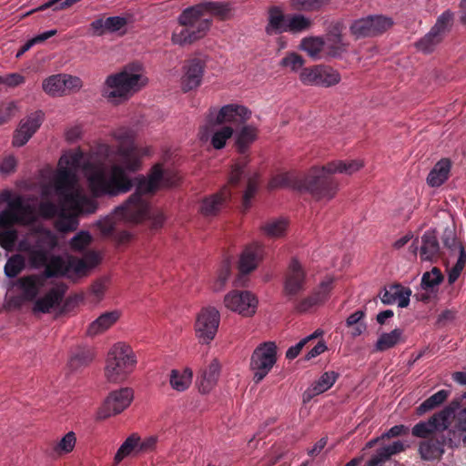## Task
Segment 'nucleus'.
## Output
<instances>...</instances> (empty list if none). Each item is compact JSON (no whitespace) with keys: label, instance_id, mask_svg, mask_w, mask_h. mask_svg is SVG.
<instances>
[{"label":"nucleus","instance_id":"20e7f679","mask_svg":"<svg viewBox=\"0 0 466 466\" xmlns=\"http://www.w3.org/2000/svg\"><path fill=\"white\" fill-rule=\"evenodd\" d=\"M232 5L229 2L202 1L185 8L177 21L181 28L172 34V42L180 46L192 44L204 37L212 25V16L219 20L230 17Z\"/></svg>","mask_w":466,"mask_h":466},{"label":"nucleus","instance_id":"a878e982","mask_svg":"<svg viewBox=\"0 0 466 466\" xmlns=\"http://www.w3.org/2000/svg\"><path fill=\"white\" fill-rule=\"evenodd\" d=\"M445 445L446 440L441 439V441H440L439 439L431 438L420 442L419 452L422 460H440L444 453Z\"/></svg>","mask_w":466,"mask_h":466},{"label":"nucleus","instance_id":"4468645a","mask_svg":"<svg viewBox=\"0 0 466 466\" xmlns=\"http://www.w3.org/2000/svg\"><path fill=\"white\" fill-rule=\"evenodd\" d=\"M224 303L228 309L248 317L256 312L258 299L249 291L233 290L225 296Z\"/></svg>","mask_w":466,"mask_h":466},{"label":"nucleus","instance_id":"412c9836","mask_svg":"<svg viewBox=\"0 0 466 466\" xmlns=\"http://www.w3.org/2000/svg\"><path fill=\"white\" fill-rule=\"evenodd\" d=\"M10 208L17 223L30 224L36 218L35 206L25 201L21 196H16L13 201L10 202Z\"/></svg>","mask_w":466,"mask_h":466},{"label":"nucleus","instance_id":"0e129e2a","mask_svg":"<svg viewBox=\"0 0 466 466\" xmlns=\"http://www.w3.org/2000/svg\"><path fill=\"white\" fill-rule=\"evenodd\" d=\"M453 15L450 11H445L437 19L436 24L432 28L441 33L442 35L449 30L451 25Z\"/></svg>","mask_w":466,"mask_h":466},{"label":"nucleus","instance_id":"f8f14e48","mask_svg":"<svg viewBox=\"0 0 466 466\" xmlns=\"http://www.w3.org/2000/svg\"><path fill=\"white\" fill-rule=\"evenodd\" d=\"M220 322V314L213 307H207L198 313L196 323V336L202 344H209L215 338Z\"/></svg>","mask_w":466,"mask_h":466},{"label":"nucleus","instance_id":"a19ab883","mask_svg":"<svg viewBox=\"0 0 466 466\" xmlns=\"http://www.w3.org/2000/svg\"><path fill=\"white\" fill-rule=\"evenodd\" d=\"M330 0H290L292 9L299 12H318L329 5Z\"/></svg>","mask_w":466,"mask_h":466},{"label":"nucleus","instance_id":"c9c22d12","mask_svg":"<svg viewBox=\"0 0 466 466\" xmlns=\"http://www.w3.org/2000/svg\"><path fill=\"white\" fill-rule=\"evenodd\" d=\"M301 50L307 52L311 58H318L325 47V41L321 36L304 37L299 45Z\"/></svg>","mask_w":466,"mask_h":466},{"label":"nucleus","instance_id":"6ab92c4d","mask_svg":"<svg viewBox=\"0 0 466 466\" xmlns=\"http://www.w3.org/2000/svg\"><path fill=\"white\" fill-rule=\"evenodd\" d=\"M45 279L37 275H27L19 278L16 280V287L21 291V297L25 301H34L41 288L44 286Z\"/></svg>","mask_w":466,"mask_h":466},{"label":"nucleus","instance_id":"09e8293b","mask_svg":"<svg viewBox=\"0 0 466 466\" xmlns=\"http://www.w3.org/2000/svg\"><path fill=\"white\" fill-rule=\"evenodd\" d=\"M442 440H446V445L451 448L466 446V431L458 429L454 424L453 429L447 431L446 436H441Z\"/></svg>","mask_w":466,"mask_h":466},{"label":"nucleus","instance_id":"864d4df0","mask_svg":"<svg viewBox=\"0 0 466 466\" xmlns=\"http://www.w3.org/2000/svg\"><path fill=\"white\" fill-rule=\"evenodd\" d=\"M25 268V260L21 255H14L8 258L5 266V273L8 278L16 277Z\"/></svg>","mask_w":466,"mask_h":466},{"label":"nucleus","instance_id":"ea45409f","mask_svg":"<svg viewBox=\"0 0 466 466\" xmlns=\"http://www.w3.org/2000/svg\"><path fill=\"white\" fill-rule=\"evenodd\" d=\"M43 89L51 96L62 95L66 90V80L64 75H53L43 82Z\"/></svg>","mask_w":466,"mask_h":466},{"label":"nucleus","instance_id":"a18cd8bd","mask_svg":"<svg viewBox=\"0 0 466 466\" xmlns=\"http://www.w3.org/2000/svg\"><path fill=\"white\" fill-rule=\"evenodd\" d=\"M57 246V238L50 230L40 232L32 247L50 252Z\"/></svg>","mask_w":466,"mask_h":466},{"label":"nucleus","instance_id":"603ef678","mask_svg":"<svg viewBox=\"0 0 466 466\" xmlns=\"http://www.w3.org/2000/svg\"><path fill=\"white\" fill-rule=\"evenodd\" d=\"M78 220L75 215L66 214L64 210L61 211L59 218L56 222V228L61 232H72L77 228Z\"/></svg>","mask_w":466,"mask_h":466},{"label":"nucleus","instance_id":"0eeeda50","mask_svg":"<svg viewBox=\"0 0 466 466\" xmlns=\"http://www.w3.org/2000/svg\"><path fill=\"white\" fill-rule=\"evenodd\" d=\"M137 364V357L129 345L116 343L106 359L105 374L108 381L117 383L126 380Z\"/></svg>","mask_w":466,"mask_h":466},{"label":"nucleus","instance_id":"e2e57ef3","mask_svg":"<svg viewBox=\"0 0 466 466\" xmlns=\"http://www.w3.org/2000/svg\"><path fill=\"white\" fill-rule=\"evenodd\" d=\"M38 212L45 218H53L59 213L58 207L52 201L46 200L40 202Z\"/></svg>","mask_w":466,"mask_h":466},{"label":"nucleus","instance_id":"f03ea898","mask_svg":"<svg viewBox=\"0 0 466 466\" xmlns=\"http://www.w3.org/2000/svg\"><path fill=\"white\" fill-rule=\"evenodd\" d=\"M362 167L363 163L360 160H338L321 167H314L303 177L291 172L280 173L269 180L268 188L291 187L301 192H309L317 200L331 199L338 189V182L332 174L338 172L351 175Z\"/></svg>","mask_w":466,"mask_h":466},{"label":"nucleus","instance_id":"393cba45","mask_svg":"<svg viewBox=\"0 0 466 466\" xmlns=\"http://www.w3.org/2000/svg\"><path fill=\"white\" fill-rule=\"evenodd\" d=\"M339 374L335 371L324 372L319 379L303 394V400L308 401L314 396L319 395L330 389L336 382Z\"/></svg>","mask_w":466,"mask_h":466},{"label":"nucleus","instance_id":"f704fd0d","mask_svg":"<svg viewBox=\"0 0 466 466\" xmlns=\"http://www.w3.org/2000/svg\"><path fill=\"white\" fill-rule=\"evenodd\" d=\"M67 261H65L60 256H53L48 258L46 266L44 276L46 278H54L67 274Z\"/></svg>","mask_w":466,"mask_h":466},{"label":"nucleus","instance_id":"ddd939ff","mask_svg":"<svg viewBox=\"0 0 466 466\" xmlns=\"http://www.w3.org/2000/svg\"><path fill=\"white\" fill-rule=\"evenodd\" d=\"M133 398L134 392L130 388H121L118 390L112 391L99 409L98 417L106 419L121 413L130 405Z\"/></svg>","mask_w":466,"mask_h":466},{"label":"nucleus","instance_id":"8fccbe9b","mask_svg":"<svg viewBox=\"0 0 466 466\" xmlns=\"http://www.w3.org/2000/svg\"><path fill=\"white\" fill-rule=\"evenodd\" d=\"M319 84L321 86H331L338 84L340 81V76L339 72L329 66H320L319 67Z\"/></svg>","mask_w":466,"mask_h":466},{"label":"nucleus","instance_id":"338daca9","mask_svg":"<svg viewBox=\"0 0 466 466\" xmlns=\"http://www.w3.org/2000/svg\"><path fill=\"white\" fill-rule=\"evenodd\" d=\"M400 289L399 284H392L388 289L384 288L380 292V298L383 304L391 305L397 302L396 289Z\"/></svg>","mask_w":466,"mask_h":466},{"label":"nucleus","instance_id":"37998d69","mask_svg":"<svg viewBox=\"0 0 466 466\" xmlns=\"http://www.w3.org/2000/svg\"><path fill=\"white\" fill-rule=\"evenodd\" d=\"M449 396V391L441 390L425 400L417 409L419 414H423L442 404Z\"/></svg>","mask_w":466,"mask_h":466},{"label":"nucleus","instance_id":"680f3d73","mask_svg":"<svg viewBox=\"0 0 466 466\" xmlns=\"http://www.w3.org/2000/svg\"><path fill=\"white\" fill-rule=\"evenodd\" d=\"M76 440V435L73 431L66 433L56 445L55 451L59 454L70 452L75 447Z\"/></svg>","mask_w":466,"mask_h":466},{"label":"nucleus","instance_id":"c756f323","mask_svg":"<svg viewBox=\"0 0 466 466\" xmlns=\"http://www.w3.org/2000/svg\"><path fill=\"white\" fill-rule=\"evenodd\" d=\"M119 318L117 311L105 312L94 320L87 329V335L96 336L110 328Z\"/></svg>","mask_w":466,"mask_h":466},{"label":"nucleus","instance_id":"79ce46f5","mask_svg":"<svg viewBox=\"0 0 466 466\" xmlns=\"http://www.w3.org/2000/svg\"><path fill=\"white\" fill-rule=\"evenodd\" d=\"M93 360V353L88 348H78L72 353L69 360V367L72 370H77L86 366Z\"/></svg>","mask_w":466,"mask_h":466},{"label":"nucleus","instance_id":"2eb2a0df","mask_svg":"<svg viewBox=\"0 0 466 466\" xmlns=\"http://www.w3.org/2000/svg\"><path fill=\"white\" fill-rule=\"evenodd\" d=\"M44 121V113L36 111L29 115L26 118L21 120L17 129L13 137V145L22 147L33 137L38 130Z\"/></svg>","mask_w":466,"mask_h":466},{"label":"nucleus","instance_id":"69168bd1","mask_svg":"<svg viewBox=\"0 0 466 466\" xmlns=\"http://www.w3.org/2000/svg\"><path fill=\"white\" fill-rule=\"evenodd\" d=\"M17 239V233L14 228L0 229V245L8 249L11 248Z\"/></svg>","mask_w":466,"mask_h":466},{"label":"nucleus","instance_id":"1a4fd4ad","mask_svg":"<svg viewBox=\"0 0 466 466\" xmlns=\"http://www.w3.org/2000/svg\"><path fill=\"white\" fill-rule=\"evenodd\" d=\"M277 362V346L268 341L259 344L253 351L249 368L253 373V381L258 384L270 372Z\"/></svg>","mask_w":466,"mask_h":466},{"label":"nucleus","instance_id":"a211bd4d","mask_svg":"<svg viewBox=\"0 0 466 466\" xmlns=\"http://www.w3.org/2000/svg\"><path fill=\"white\" fill-rule=\"evenodd\" d=\"M230 197V189L228 186H224L218 192L203 199L200 206L201 213L206 217L216 216Z\"/></svg>","mask_w":466,"mask_h":466},{"label":"nucleus","instance_id":"423d86ee","mask_svg":"<svg viewBox=\"0 0 466 466\" xmlns=\"http://www.w3.org/2000/svg\"><path fill=\"white\" fill-rule=\"evenodd\" d=\"M139 63L127 65L120 72L106 77L103 95L112 101L126 100L147 84Z\"/></svg>","mask_w":466,"mask_h":466},{"label":"nucleus","instance_id":"7ed1b4c3","mask_svg":"<svg viewBox=\"0 0 466 466\" xmlns=\"http://www.w3.org/2000/svg\"><path fill=\"white\" fill-rule=\"evenodd\" d=\"M179 176L171 168H163L161 164H156L150 169L147 177H137L135 192L127 200L117 207L116 216L130 222L137 223L149 217V198L160 187L177 185Z\"/></svg>","mask_w":466,"mask_h":466},{"label":"nucleus","instance_id":"6e6552de","mask_svg":"<svg viewBox=\"0 0 466 466\" xmlns=\"http://www.w3.org/2000/svg\"><path fill=\"white\" fill-rule=\"evenodd\" d=\"M76 183V177L74 170L67 167L58 169L54 180L56 194L63 198L66 204L73 206L77 212H82V206L86 204L88 206L86 212L94 213L96 209V204L80 193L74 191Z\"/></svg>","mask_w":466,"mask_h":466},{"label":"nucleus","instance_id":"4be33fe9","mask_svg":"<svg viewBox=\"0 0 466 466\" xmlns=\"http://www.w3.org/2000/svg\"><path fill=\"white\" fill-rule=\"evenodd\" d=\"M442 252L435 230H427L421 237L420 256L422 260L432 261L441 257Z\"/></svg>","mask_w":466,"mask_h":466},{"label":"nucleus","instance_id":"dca6fc26","mask_svg":"<svg viewBox=\"0 0 466 466\" xmlns=\"http://www.w3.org/2000/svg\"><path fill=\"white\" fill-rule=\"evenodd\" d=\"M306 273L299 262L293 258L289 264L284 283V292L291 300L305 289Z\"/></svg>","mask_w":466,"mask_h":466},{"label":"nucleus","instance_id":"49530a36","mask_svg":"<svg viewBox=\"0 0 466 466\" xmlns=\"http://www.w3.org/2000/svg\"><path fill=\"white\" fill-rule=\"evenodd\" d=\"M441 242L443 248L449 250L450 255L455 254L457 249L463 246L462 242L458 239L455 229L449 227L442 232Z\"/></svg>","mask_w":466,"mask_h":466},{"label":"nucleus","instance_id":"4c0bfd02","mask_svg":"<svg viewBox=\"0 0 466 466\" xmlns=\"http://www.w3.org/2000/svg\"><path fill=\"white\" fill-rule=\"evenodd\" d=\"M192 380V371L190 369H185L183 371L173 370L170 374V385L177 391L186 390Z\"/></svg>","mask_w":466,"mask_h":466},{"label":"nucleus","instance_id":"72a5a7b5","mask_svg":"<svg viewBox=\"0 0 466 466\" xmlns=\"http://www.w3.org/2000/svg\"><path fill=\"white\" fill-rule=\"evenodd\" d=\"M258 130L252 126H244L238 132L236 146L240 154L245 155L248 147L256 140Z\"/></svg>","mask_w":466,"mask_h":466},{"label":"nucleus","instance_id":"9d476101","mask_svg":"<svg viewBox=\"0 0 466 466\" xmlns=\"http://www.w3.org/2000/svg\"><path fill=\"white\" fill-rule=\"evenodd\" d=\"M458 408L459 402L452 401L449 406L431 416L428 420L420 421L415 424L412 428V435L418 438H428L435 432L447 430L450 420Z\"/></svg>","mask_w":466,"mask_h":466},{"label":"nucleus","instance_id":"c03bdc74","mask_svg":"<svg viewBox=\"0 0 466 466\" xmlns=\"http://www.w3.org/2000/svg\"><path fill=\"white\" fill-rule=\"evenodd\" d=\"M311 25V20L301 14L288 16V32L293 34L303 32L309 29Z\"/></svg>","mask_w":466,"mask_h":466},{"label":"nucleus","instance_id":"7c9ffc66","mask_svg":"<svg viewBox=\"0 0 466 466\" xmlns=\"http://www.w3.org/2000/svg\"><path fill=\"white\" fill-rule=\"evenodd\" d=\"M220 366L217 360H214L207 369H205L200 377L199 390L202 393H208L216 384L219 375Z\"/></svg>","mask_w":466,"mask_h":466},{"label":"nucleus","instance_id":"9b49d317","mask_svg":"<svg viewBox=\"0 0 466 466\" xmlns=\"http://www.w3.org/2000/svg\"><path fill=\"white\" fill-rule=\"evenodd\" d=\"M392 25L390 17L381 15H369L354 21L350 25V32L356 38L371 37L384 33Z\"/></svg>","mask_w":466,"mask_h":466},{"label":"nucleus","instance_id":"13d9d810","mask_svg":"<svg viewBox=\"0 0 466 466\" xmlns=\"http://www.w3.org/2000/svg\"><path fill=\"white\" fill-rule=\"evenodd\" d=\"M92 241L89 232L81 230L76 233L70 240V247L73 250L81 251L87 247Z\"/></svg>","mask_w":466,"mask_h":466},{"label":"nucleus","instance_id":"6e6d98bb","mask_svg":"<svg viewBox=\"0 0 466 466\" xmlns=\"http://www.w3.org/2000/svg\"><path fill=\"white\" fill-rule=\"evenodd\" d=\"M319 67L320 66H315L312 67L304 68L300 75L299 79L304 85L319 86Z\"/></svg>","mask_w":466,"mask_h":466},{"label":"nucleus","instance_id":"f257e3e1","mask_svg":"<svg viewBox=\"0 0 466 466\" xmlns=\"http://www.w3.org/2000/svg\"><path fill=\"white\" fill-rule=\"evenodd\" d=\"M116 137L119 141L116 154L120 164L111 167L110 176L101 169L94 171L88 177L89 187L96 198L103 196H118L131 190L134 186L126 170L137 171L141 167V157L147 155V149H141L134 143L131 133L118 130Z\"/></svg>","mask_w":466,"mask_h":466},{"label":"nucleus","instance_id":"4d7b16f0","mask_svg":"<svg viewBox=\"0 0 466 466\" xmlns=\"http://www.w3.org/2000/svg\"><path fill=\"white\" fill-rule=\"evenodd\" d=\"M248 163V158L247 156H243L237 163H235L232 167L231 173L229 176L228 183L231 186H238L239 183L246 166Z\"/></svg>","mask_w":466,"mask_h":466},{"label":"nucleus","instance_id":"bf43d9fd","mask_svg":"<svg viewBox=\"0 0 466 466\" xmlns=\"http://www.w3.org/2000/svg\"><path fill=\"white\" fill-rule=\"evenodd\" d=\"M322 334V331L320 330H316L314 333H312L311 335L304 338L303 339H301L299 342H298L296 345L290 347L287 352H286V358L288 360H294L295 358L298 357V355L300 353L301 350L303 349V347L308 343L309 342L310 340L312 339H317L319 336H320Z\"/></svg>","mask_w":466,"mask_h":466},{"label":"nucleus","instance_id":"774afa93","mask_svg":"<svg viewBox=\"0 0 466 466\" xmlns=\"http://www.w3.org/2000/svg\"><path fill=\"white\" fill-rule=\"evenodd\" d=\"M281 65L295 71L304 65V59L297 53H290L281 60Z\"/></svg>","mask_w":466,"mask_h":466},{"label":"nucleus","instance_id":"5701e85b","mask_svg":"<svg viewBox=\"0 0 466 466\" xmlns=\"http://www.w3.org/2000/svg\"><path fill=\"white\" fill-rule=\"evenodd\" d=\"M263 247L259 244L248 246L241 254L238 268L243 274H248L254 270L261 259Z\"/></svg>","mask_w":466,"mask_h":466},{"label":"nucleus","instance_id":"e433bc0d","mask_svg":"<svg viewBox=\"0 0 466 466\" xmlns=\"http://www.w3.org/2000/svg\"><path fill=\"white\" fill-rule=\"evenodd\" d=\"M401 337L402 329H394L389 333H382L376 342V350L385 351L393 348L401 341Z\"/></svg>","mask_w":466,"mask_h":466},{"label":"nucleus","instance_id":"cd10ccee","mask_svg":"<svg viewBox=\"0 0 466 466\" xmlns=\"http://www.w3.org/2000/svg\"><path fill=\"white\" fill-rule=\"evenodd\" d=\"M451 161L447 158H442L435 164L427 177V183L432 187H437L441 186L449 177L451 171Z\"/></svg>","mask_w":466,"mask_h":466},{"label":"nucleus","instance_id":"de8ad7c7","mask_svg":"<svg viewBox=\"0 0 466 466\" xmlns=\"http://www.w3.org/2000/svg\"><path fill=\"white\" fill-rule=\"evenodd\" d=\"M333 281L334 279L332 278H326L311 293V296L318 305L324 303L329 298V294L333 289Z\"/></svg>","mask_w":466,"mask_h":466},{"label":"nucleus","instance_id":"3c124183","mask_svg":"<svg viewBox=\"0 0 466 466\" xmlns=\"http://www.w3.org/2000/svg\"><path fill=\"white\" fill-rule=\"evenodd\" d=\"M444 277L440 268L434 267L431 271L425 272L421 278V287L423 289H431L440 285Z\"/></svg>","mask_w":466,"mask_h":466},{"label":"nucleus","instance_id":"aec40b11","mask_svg":"<svg viewBox=\"0 0 466 466\" xmlns=\"http://www.w3.org/2000/svg\"><path fill=\"white\" fill-rule=\"evenodd\" d=\"M65 296V289L62 287L50 289L43 297L36 298L34 301V313H48L53 308L58 306Z\"/></svg>","mask_w":466,"mask_h":466},{"label":"nucleus","instance_id":"58836bf2","mask_svg":"<svg viewBox=\"0 0 466 466\" xmlns=\"http://www.w3.org/2000/svg\"><path fill=\"white\" fill-rule=\"evenodd\" d=\"M138 434L133 433L126 439L117 450L114 461L115 464H118L122 460L130 455L132 452L138 453Z\"/></svg>","mask_w":466,"mask_h":466},{"label":"nucleus","instance_id":"2f4dec72","mask_svg":"<svg viewBox=\"0 0 466 466\" xmlns=\"http://www.w3.org/2000/svg\"><path fill=\"white\" fill-rule=\"evenodd\" d=\"M345 51V45L342 43L339 25H336L328 35L326 52L329 56L338 57Z\"/></svg>","mask_w":466,"mask_h":466},{"label":"nucleus","instance_id":"39448f33","mask_svg":"<svg viewBox=\"0 0 466 466\" xmlns=\"http://www.w3.org/2000/svg\"><path fill=\"white\" fill-rule=\"evenodd\" d=\"M250 116L251 112L247 107L237 104L226 105L218 111L211 107L206 116V124L201 127L200 139L208 140L209 133L213 132L211 145L221 149L232 137L234 128L242 126Z\"/></svg>","mask_w":466,"mask_h":466},{"label":"nucleus","instance_id":"5fc2aeb1","mask_svg":"<svg viewBox=\"0 0 466 466\" xmlns=\"http://www.w3.org/2000/svg\"><path fill=\"white\" fill-rule=\"evenodd\" d=\"M287 228V222L284 219H275L266 223L262 229L269 237H280L284 234Z\"/></svg>","mask_w":466,"mask_h":466},{"label":"nucleus","instance_id":"bb28decb","mask_svg":"<svg viewBox=\"0 0 466 466\" xmlns=\"http://www.w3.org/2000/svg\"><path fill=\"white\" fill-rule=\"evenodd\" d=\"M99 261L95 252L88 253L85 258H71L67 260V274L74 273L77 276L85 275L87 270L95 267Z\"/></svg>","mask_w":466,"mask_h":466},{"label":"nucleus","instance_id":"473e14b6","mask_svg":"<svg viewBox=\"0 0 466 466\" xmlns=\"http://www.w3.org/2000/svg\"><path fill=\"white\" fill-rule=\"evenodd\" d=\"M444 35L439 31L431 28L428 34L415 43L417 49L424 54L434 51L436 46L442 41Z\"/></svg>","mask_w":466,"mask_h":466},{"label":"nucleus","instance_id":"f3484780","mask_svg":"<svg viewBox=\"0 0 466 466\" xmlns=\"http://www.w3.org/2000/svg\"><path fill=\"white\" fill-rule=\"evenodd\" d=\"M205 62L200 58L189 59L184 66L181 86L184 92H188L200 86L205 70Z\"/></svg>","mask_w":466,"mask_h":466},{"label":"nucleus","instance_id":"b1692460","mask_svg":"<svg viewBox=\"0 0 466 466\" xmlns=\"http://www.w3.org/2000/svg\"><path fill=\"white\" fill-rule=\"evenodd\" d=\"M268 35H279L288 32V16L278 6H272L268 10V24L265 27Z\"/></svg>","mask_w":466,"mask_h":466},{"label":"nucleus","instance_id":"052dcab7","mask_svg":"<svg viewBox=\"0 0 466 466\" xmlns=\"http://www.w3.org/2000/svg\"><path fill=\"white\" fill-rule=\"evenodd\" d=\"M48 254L49 252H46V250H42L31 246L29 248V258L31 264L35 268L45 267L49 258Z\"/></svg>","mask_w":466,"mask_h":466},{"label":"nucleus","instance_id":"c85d7f7f","mask_svg":"<svg viewBox=\"0 0 466 466\" xmlns=\"http://www.w3.org/2000/svg\"><path fill=\"white\" fill-rule=\"evenodd\" d=\"M404 450V444L400 441L381 447L377 450L376 453L368 461V466H382V464L390 460V458Z\"/></svg>","mask_w":466,"mask_h":466}]
</instances>
